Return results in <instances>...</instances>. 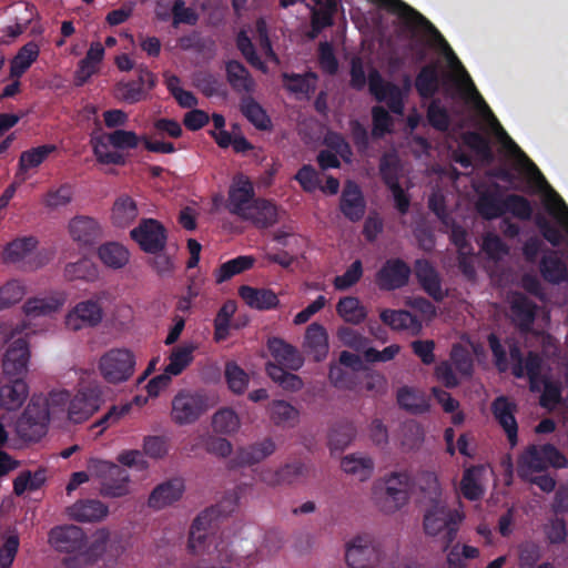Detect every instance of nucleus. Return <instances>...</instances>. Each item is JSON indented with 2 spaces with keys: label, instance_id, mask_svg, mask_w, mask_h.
Instances as JSON below:
<instances>
[{
  "label": "nucleus",
  "instance_id": "1",
  "mask_svg": "<svg viewBox=\"0 0 568 568\" xmlns=\"http://www.w3.org/2000/svg\"><path fill=\"white\" fill-rule=\"evenodd\" d=\"M381 7L387 9L389 12L397 14L407 27L414 29L419 28L425 33L429 34L438 44L444 45L449 50V61L454 68H457L462 71L464 80L466 84L477 93L474 82L471 81L469 74L463 67L462 62L455 55V53L449 48L447 41L444 39L442 33L436 29V27L425 18L420 12L408 6L402 0H375Z\"/></svg>",
  "mask_w": 568,
  "mask_h": 568
},
{
  "label": "nucleus",
  "instance_id": "20",
  "mask_svg": "<svg viewBox=\"0 0 568 568\" xmlns=\"http://www.w3.org/2000/svg\"><path fill=\"white\" fill-rule=\"evenodd\" d=\"M49 542L58 551L71 554L83 548L85 535L74 525L58 526L50 530Z\"/></svg>",
  "mask_w": 568,
  "mask_h": 568
},
{
  "label": "nucleus",
  "instance_id": "57",
  "mask_svg": "<svg viewBox=\"0 0 568 568\" xmlns=\"http://www.w3.org/2000/svg\"><path fill=\"white\" fill-rule=\"evenodd\" d=\"M63 304L62 298L58 297H33L29 298L24 305L23 311L28 316L48 315L57 312Z\"/></svg>",
  "mask_w": 568,
  "mask_h": 568
},
{
  "label": "nucleus",
  "instance_id": "28",
  "mask_svg": "<svg viewBox=\"0 0 568 568\" xmlns=\"http://www.w3.org/2000/svg\"><path fill=\"white\" fill-rule=\"evenodd\" d=\"M537 304L523 293H516L510 303V311L514 324L519 331L528 333L531 331L537 314Z\"/></svg>",
  "mask_w": 568,
  "mask_h": 568
},
{
  "label": "nucleus",
  "instance_id": "38",
  "mask_svg": "<svg viewBox=\"0 0 568 568\" xmlns=\"http://www.w3.org/2000/svg\"><path fill=\"white\" fill-rule=\"evenodd\" d=\"M308 473L307 466L302 462L287 463L275 471H266L262 480L268 485L293 484L305 477Z\"/></svg>",
  "mask_w": 568,
  "mask_h": 568
},
{
  "label": "nucleus",
  "instance_id": "59",
  "mask_svg": "<svg viewBox=\"0 0 568 568\" xmlns=\"http://www.w3.org/2000/svg\"><path fill=\"white\" fill-rule=\"evenodd\" d=\"M225 379L229 388L234 394H243L250 382L247 373L240 367L235 362H227L225 365Z\"/></svg>",
  "mask_w": 568,
  "mask_h": 568
},
{
  "label": "nucleus",
  "instance_id": "6",
  "mask_svg": "<svg viewBox=\"0 0 568 568\" xmlns=\"http://www.w3.org/2000/svg\"><path fill=\"white\" fill-rule=\"evenodd\" d=\"M214 404L204 390L182 389L172 399L171 419L178 426L192 425Z\"/></svg>",
  "mask_w": 568,
  "mask_h": 568
},
{
  "label": "nucleus",
  "instance_id": "9",
  "mask_svg": "<svg viewBox=\"0 0 568 568\" xmlns=\"http://www.w3.org/2000/svg\"><path fill=\"white\" fill-rule=\"evenodd\" d=\"M90 470L100 480L103 497L118 498L129 493L130 475L126 469L106 460H91Z\"/></svg>",
  "mask_w": 568,
  "mask_h": 568
},
{
  "label": "nucleus",
  "instance_id": "26",
  "mask_svg": "<svg viewBox=\"0 0 568 568\" xmlns=\"http://www.w3.org/2000/svg\"><path fill=\"white\" fill-rule=\"evenodd\" d=\"M184 489V481L181 478L165 480L153 488L149 496L148 505L153 509H162L178 501L182 497Z\"/></svg>",
  "mask_w": 568,
  "mask_h": 568
},
{
  "label": "nucleus",
  "instance_id": "62",
  "mask_svg": "<svg viewBox=\"0 0 568 568\" xmlns=\"http://www.w3.org/2000/svg\"><path fill=\"white\" fill-rule=\"evenodd\" d=\"M73 195L74 186L71 183H62L55 189L48 190L43 203L49 209H58L70 204Z\"/></svg>",
  "mask_w": 568,
  "mask_h": 568
},
{
  "label": "nucleus",
  "instance_id": "29",
  "mask_svg": "<svg viewBox=\"0 0 568 568\" xmlns=\"http://www.w3.org/2000/svg\"><path fill=\"white\" fill-rule=\"evenodd\" d=\"M539 272L544 281L558 285L568 280V267L559 256V251L548 250L539 262Z\"/></svg>",
  "mask_w": 568,
  "mask_h": 568
},
{
  "label": "nucleus",
  "instance_id": "25",
  "mask_svg": "<svg viewBox=\"0 0 568 568\" xmlns=\"http://www.w3.org/2000/svg\"><path fill=\"white\" fill-rule=\"evenodd\" d=\"M250 221L257 229H267L278 221V209L271 200L257 197L240 217Z\"/></svg>",
  "mask_w": 568,
  "mask_h": 568
},
{
  "label": "nucleus",
  "instance_id": "19",
  "mask_svg": "<svg viewBox=\"0 0 568 568\" xmlns=\"http://www.w3.org/2000/svg\"><path fill=\"white\" fill-rule=\"evenodd\" d=\"M517 405L506 396H498L491 403V413L506 433L511 447L518 442V424L515 417Z\"/></svg>",
  "mask_w": 568,
  "mask_h": 568
},
{
  "label": "nucleus",
  "instance_id": "4",
  "mask_svg": "<svg viewBox=\"0 0 568 568\" xmlns=\"http://www.w3.org/2000/svg\"><path fill=\"white\" fill-rule=\"evenodd\" d=\"M141 140L143 139L133 131L116 129L92 140L93 154L101 164L124 165L126 156L119 151H111L109 146L116 150H131L138 148Z\"/></svg>",
  "mask_w": 568,
  "mask_h": 568
},
{
  "label": "nucleus",
  "instance_id": "3",
  "mask_svg": "<svg viewBox=\"0 0 568 568\" xmlns=\"http://www.w3.org/2000/svg\"><path fill=\"white\" fill-rule=\"evenodd\" d=\"M504 204L505 214L509 213L518 220L529 221L534 216V223L539 230V233L554 247H558L564 243L565 234L561 227L552 223L540 212L534 215V207L527 197L519 194H508L505 196Z\"/></svg>",
  "mask_w": 568,
  "mask_h": 568
},
{
  "label": "nucleus",
  "instance_id": "63",
  "mask_svg": "<svg viewBox=\"0 0 568 568\" xmlns=\"http://www.w3.org/2000/svg\"><path fill=\"white\" fill-rule=\"evenodd\" d=\"M323 143L327 146L329 151L341 156L344 162H352V146L343 136V134L335 131H328L324 136Z\"/></svg>",
  "mask_w": 568,
  "mask_h": 568
},
{
  "label": "nucleus",
  "instance_id": "43",
  "mask_svg": "<svg viewBox=\"0 0 568 568\" xmlns=\"http://www.w3.org/2000/svg\"><path fill=\"white\" fill-rule=\"evenodd\" d=\"M38 245V240L34 236H23L14 239L9 242L2 252V260L4 263H19L27 258Z\"/></svg>",
  "mask_w": 568,
  "mask_h": 568
},
{
  "label": "nucleus",
  "instance_id": "32",
  "mask_svg": "<svg viewBox=\"0 0 568 568\" xmlns=\"http://www.w3.org/2000/svg\"><path fill=\"white\" fill-rule=\"evenodd\" d=\"M305 352L315 362H322L328 353V335L325 327L318 323H312L305 332Z\"/></svg>",
  "mask_w": 568,
  "mask_h": 568
},
{
  "label": "nucleus",
  "instance_id": "16",
  "mask_svg": "<svg viewBox=\"0 0 568 568\" xmlns=\"http://www.w3.org/2000/svg\"><path fill=\"white\" fill-rule=\"evenodd\" d=\"M412 274L410 266L399 257H392L381 266L375 282L382 291H395L406 286Z\"/></svg>",
  "mask_w": 568,
  "mask_h": 568
},
{
  "label": "nucleus",
  "instance_id": "17",
  "mask_svg": "<svg viewBox=\"0 0 568 568\" xmlns=\"http://www.w3.org/2000/svg\"><path fill=\"white\" fill-rule=\"evenodd\" d=\"M103 318V307L99 300L79 302L65 316V326L71 331L95 327Z\"/></svg>",
  "mask_w": 568,
  "mask_h": 568
},
{
  "label": "nucleus",
  "instance_id": "39",
  "mask_svg": "<svg viewBox=\"0 0 568 568\" xmlns=\"http://www.w3.org/2000/svg\"><path fill=\"white\" fill-rule=\"evenodd\" d=\"M462 142L485 164L495 160L490 139L477 131H466L460 135Z\"/></svg>",
  "mask_w": 568,
  "mask_h": 568
},
{
  "label": "nucleus",
  "instance_id": "14",
  "mask_svg": "<svg viewBox=\"0 0 568 568\" xmlns=\"http://www.w3.org/2000/svg\"><path fill=\"white\" fill-rule=\"evenodd\" d=\"M414 480L407 471H394L385 478V495L382 509L392 514L400 509L409 499Z\"/></svg>",
  "mask_w": 568,
  "mask_h": 568
},
{
  "label": "nucleus",
  "instance_id": "34",
  "mask_svg": "<svg viewBox=\"0 0 568 568\" xmlns=\"http://www.w3.org/2000/svg\"><path fill=\"white\" fill-rule=\"evenodd\" d=\"M29 395V387L24 379H8L0 386V408L7 410L19 409Z\"/></svg>",
  "mask_w": 568,
  "mask_h": 568
},
{
  "label": "nucleus",
  "instance_id": "36",
  "mask_svg": "<svg viewBox=\"0 0 568 568\" xmlns=\"http://www.w3.org/2000/svg\"><path fill=\"white\" fill-rule=\"evenodd\" d=\"M422 99H432L439 90V65L430 62L422 67L414 82Z\"/></svg>",
  "mask_w": 568,
  "mask_h": 568
},
{
  "label": "nucleus",
  "instance_id": "56",
  "mask_svg": "<svg viewBox=\"0 0 568 568\" xmlns=\"http://www.w3.org/2000/svg\"><path fill=\"white\" fill-rule=\"evenodd\" d=\"M283 81L285 88L293 93L308 94L315 90V81L317 75L314 72H307L305 74L297 73H283Z\"/></svg>",
  "mask_w": 568,
  "mask_h": 568
},
{
  "label": "nucleus",
  "instance_id": "41",
  "mask_svg": "<svg viewBox=\"0 0 568 568\" xmlns=\"http://www.w3.org/2000/svg\"><path fill=\"white\" fill-rule=\"evenodd\" d=\"M275 448L273 439L265 438L262 442L241 448L236 454L235 462L240 466L254 465L271 456Z\"/></svg>",
  "mask_w": 568,
  "mask_h": 568
},
{
  "label": "nucleus",
  "instance_id": "47",
  "mask_svg": "<svg viewBox=\"0 0 568 568\" xmlns=\"http://www.w3.org/2000/svg\"><path fill=\"white\" fill-rule=\"evenodd\" d=\"M47 480V469L40 467L34 473L30 470L21 471L13 480V493L17 496L26 491H36L40 489Z\"/></svg>",
  "mask_w": 568,
  "mask_h": 568
},
{
  "label": "nucleus",
  "instance_id": "27",
  "mask_svg": "<svg viewBox=\"0 0 568 568\" xmlns=\"http://www.w3.org/2000/svg\"><path fill=\"white\" fill-rule=\"evenodd\" d=\"M267 348L275 364L291 371H297L303 366L304 359L296 347L286 343L280 337H272L267 341Z\"/></svg>",
  "mask_w": 568,
  "mask_h": 568
},
{
  "label": "nucleus",
  "instance_id": "33",
  "mask_svg": "<svg viewBox=\"0 0 568 568\" xmlns=\"http://www.w3.org/2000/svg\"><path fill=\"white\" fill-rule=\"evenodd\" d=\"M239 295L246 305L258 311L274 310L280 304L277 295L270 288H255L242 285L239 288Z\"/></svg>",
  "mask_w": 568,
  "mask_h": 568
},
{
  "label": "nucleus",
  "instance_id": "24",
  "mask_svg": "<svg viewBox=\"0 0 568 568\" xmlns=\"http://www.w3.org/2000/svg\"><path fill=\"white\" fill-rule=\"evenodd\" d=\"M69 233L74 242L82 247H93L102 236L99 223L89 216H75L69 223Z\"/></svg>",
  "mask_w": 568,
  "mask_h": 568
},
{
  "label": "nucleus",
  "instance_id": "60",
  "mask_svg": "<svg viewBox=\"0 0 568 568\" xmlns=\"http://www.w3.org/2000/svg\"><path fill=\"white\" fill-rule=\"evenodd\" d=\"M236 48L244 57V59L247 61V63H250L253 68L262 71L263 73L267 72L266 64L261 60V58L256 53L252 40L243 30L240 31L236 36Z\"/></svg>",
  "mask_w": 568,
  "mask_h": 568
},
{
  "label": "nucleus",
  "instance_id": "58",
  "mask_svg": "<svg viewBox=\"0 0 568 568\" xmlns=\"http://www.w3.org/2000/svg\"><path fill=\"white\" fill-rule=\"evenodd\" d=\"M270 415L276 425L294 426L298 420L300 413L285 400H273L270 405Z\"/></svg>",
  "mask_w": 568,
  "mask_h": 568
},
{
  "label": "nucleus",
  "instance_id": "64",
  "mask_svg": "<svg viewBox=\"0 0 568 568\" xmlns=\"http://www.w3.org/2000/svg\"><path fill=\"white\" fill-rule=\"evenodd\" d=\"M397 403L402 408L414 414H422L428 409V405L425 399L408 387H402L398 389Z\"/></svg>",
  "mask_w": 568,
  "mask_h": 568
},
{
  "label": "nucleus",
  "instance_id": "7",
  "mask_svg": "<svg viewBox=\"0 0 568 568\" xmlns=\"http://www.w3.org/2000/svg\"><path fill=\"white\" fill-rule=\"evenodd\" d=\"M221 526L219 507H210L201 511L193 520L189 531L187 547L197 555L216 544L217 531Z\"/></svg>",
  "mask_w": 568,
  "mask_h": 568
},
{
  "label": "nucleus",
  "instance_id": "37",
  "mask_svg": "<svg viewBox=\"0 0 568 568\" xmlns=\"http://www.w3.org/2000/svg\"><path fill=\"white\" fill-rule=\"evenodd\" d=\"M485 473L486 468L483 465L470 466L464 470L460 491L466 499L476 501L484 496L485 488L481 481Z\"/></svg>",
  "mask_w": 568,
  "mask_h": 568
},
{
  "label": "nucleus",
  "instance_id": "51",
  "mask_svg": "<svg viewBox=\"0 0 568 568\" xmlns=\"http://www.w3.org/2000/svg\"><path fill=\"white\" fill-rule=\"evenodd\" d=\"M242 114L258 130H267L271 120L265 110L250 95L241 99Z\"/></svg>",
  "mask_w": 568,
  "mask_h": 568
},
{
  "label": "nucleus",
  "instance_id": "53",
  "mask_svg": "<svg viewBox=\"0 0 568 568\" xmlns=\"http://www.w3.org/2000/svg\"><path fill=\"white\" fill-rule=\"evenodd\" d=\"M266 373L270 378L283 389L290 392L300 390L304 383L302 378L293 373L286 372L282 366L273 363L266 365Z\"/></svg>",
  "mask_w": 568,
  "mask_h": 568
},
{
  "label": "nucleus",
  "instance_id": "2",
  "mask_svg": "<svg viewBox=\"0 0 568 568\" xmlns=\"http://www.w3.org/2000/svg\"><path fill=\"white\" fill-rule=\"evenodd\" d=\"M463 514L450 508L444 500H435L424 514V531L432 537H439L444 549H448L457 537Z\"/></svg>",
  "mask_w": 568,
  "mask_h": 568
},
{
  "label": "nucleus",
  "instance_id": "52",
  "mask_svg": "<svg viewBox=\"0 0 568 568\" xmlns=\"http://www.w3.org/2000/svg\"><path fill=\"white\" fill-rule=\"evenodd\" d=\"M341 467L346 474H351L359 481H364L372 476L374 463L369 457L348 455L342 459Z\"/></svg>",
  "mask_w": 568,
  "mask_h": 568
},
{
  "label": "nucleus",
  "instance_id": "5",
  "mask_svg": "<svg viewBox=\"0 0 568 568\" xmlns=\"http://www.w3.org/2000/svg\"><path fill=\"white\" fill-rule=\"evenodd\" d=\"M568 464L566 456L554 445H530L517 460V475L520 479L529 478L535 473L544 471L548 466L565 468Z\"/></svg>",
  "mask_w": 568,
  "mask_h": 568
},
{
  "label": "nucleus",
  "instance_id": "40",
  "mask_svg": "<svg viewBox=\"0 0 568 568\" xmlns=\"http://www.w3.org/2000/svg\"><path fill=\"white\" fill-rule=\"evenodd\" d=\"M40 48L37 42L29 41L22 45L10 62V78L20 79L37 61Z\"/></svg>",
  "mask_w": 568,
  "mask_h": 568
},
{
  "label": "nucleus",
  "instance_id": "42",
  "mask_svg": "<svg viewBox=\"0 0 568 568\" xmlns=\"http://www.w3.org/2000/svg\"><path fill=\"white\" fill-rule=\"evenodd\" d=\"M381 320L384 324L393 329H409L413 333H418L422 329L420 320L405 310H384L381 313Z\"/></svg>",
  "mask_w": 568,
  "mask_h": 568
},
{
  "label": "nucleus",
  "instance_id": "49",
  "mask_svg": "<svg viewBox=\"0 0 568 568\" xmlns=\"http://www.w3.org/2000/svg\"><path fill=\"white\" fill-rule=\"evenodd\" d=\"M99 258L109 267L121 268L130 257L129 251L116 242L104 243L99 247Z\"/></svg>",
  "mask_w": 568,
  "mask_h": 568
},
{
  "label": "nucleus",
  "instance_id": "44",
  "mask_svg": "<svg viewBox=\"0 0 568 568\" xmlns=\"http://www.w3.org/2000/svg\"><path fill=\"white\" fill-rule=\"evenodd\" d=\"M138 215V205L131 196L124 194L115 200L112 206V222L115 226H129Z\"/></svg>",
  "mask_w": 568,
  "mask_h": 568
},
{
  "label": "nucleus",
  "instance_id": "45",
  "mask_svg": "<svg viewBox=\"0 0 568 568\" xmlns=\"http://www.w3.org/2000/svg\"><path fill=\"white\" fill-rule=\"evenodd\" d=\"M57 150L53 144H43L20 154L17 176L27 173L30 169L41 165L47 158Z\"/></svg>",
  "mask_w": 568,
  "mask_h": 568
},
{
  "label": "nucleus",
  "instance_id": "31",
  "mask_svg": "<svg viewBox=\"0 0 568 568\" xmlns=\"http://www.w3.org/2000/svg\"><path fill=\"white\" fill-rule=\"evenodd\" d=\"M311 38H316L322 30L332 27L338 9V0H312Z\"/></svg>",
  "mask_w": 568,
  "mask_h": 568
},
{
  "label": "nucleus",
  "instance_id": "55",
  "mask_svg": "<svg viewBox=\"0 0 568 568\" xmlns=\"http://www.w3.org/2000/svg\"><path fill=\"white\" fill-rule=\"evenodd\" d=\"M236 311L234 301H226L219 310L214 318V341L222 342L229 337L230 322Z\"/></svg>",
  "mask_w": 568,
  "mask_h": 568
},
{
  "label": "nucleus",
  "instance_id": "10",
  "mask_svg": "<svg viewBox=\"0 0 568 568\" xmlns=\"http://www.w3.org/2000/svg\"><path fill=\"white\" fill-rule=\"evenodd\" d=\"M345 560L351 568H373L381 564L379 544L369 534H359L345 545Z\"/></svg>",
  "mask_w": 568,
  "mask_h": 568
},
{
  "label": "nucleus",
  "instance_id": "15",
  "mask_svg": "<svg viewBox=\"0 0 568 568\" xmlns=\"http://www.w3.org/2000/svg\"><path fill=\"white\" fill-rule=\"evenodd\" d=\"M30 362L28 342L19 337L10 344L3 354L2 374L7 379H24Z\"/></svg>",
  "mask_w": 568,
  "mask_h": 568
},
{
  "label": "nucleus",
  "instance_id": "48",
  "mask_svg": "<svg viewBox=\"0 0 568 568\" xmlns=\"http://www.w3.org/2000/svg\"><path fill=\"white\" fill-rule=\"evenodd\" d=\"M337 314L347 323L358 325L367 316L366 308L355 296L342 297L336 305Z\"/></svg>",
  "mask_w": 568,
  "mask_h": 568
},
{
  "label": "nucleus",
  "instance_id": "21",
  "mask_svg": "<svg viewBox=\"0 0 568 568\" xmlns=\"http://www.w3.org/2000/svg\"><path fill=\"white\" fill-rule=\"evenodd\" d=\"M415 276L424 290V292L430 296L435 302H443L447 294L442 287V280L433 266V264L425 258L415 261Z\"/></svg>",
  "mask_w": 568,
  "mask_h": 568
},
{
  "label": "nucleus",
  "instance_id": "54",
  "mask_svg": "<svg viewBox=\"0 0 568 568\" xmlns=\"http://www.w3.org/2000/svg\"><path fill=\"white\" fill-rule=\"evenodd\" d=\"M241 422L232 408H221L212 417V428L215 433L231 435L240 428Z\"/></svg>",
  "mask_w": 568,
  "mask_h": 568
},
{
  "label": "nucleus",
  "instance_id": "61",
  "mask_svg": "<svg viewBox=\"0 0 568 568\" xmlns=\"http://www.w3.org/2000/svg\"><path fill=\"white\" fill-rule=\"evenodd\" d=\"M97 275V267L89 258H80L74 263H68L64 267V276L69 281H92Z\"/></svg>",
  "mask_w": 568,
  "mask_h": 568
},
{
  "label": "nucleus",
  "instance_id": "12",
  "mask_svg": "<svg viewBox=\"0 0 568 568\" xmlns=\"http://www.w3.org/2000/svg\"><path fill=\"white\" fill-rule=\"evenodd\" d=\"M135 357L126 348H112L106 352L99 363L103 378L112 384L128 381L134 373Z\"/></svg>",
  "mask_w": 568,
  "mask_h": 568
},
{
  "label": "nucleus",
  "instance_id": "50",
  "mask_svg": "<svg viewBox=\"0 0 568 568\" xmlns=\"http://www.w3.org/2000/svg\"><path fill=\"white\" fill-rule=\"evenodd\" d=\"M255 258L248 255H241L223 263L215 273L217 284L231 280L233 276L250 270L254 265Z\"/></svg>",
  "mask_w": 568,
  "mask_h": 568
},
{
  "label": "nucleus",
  "instance_id": "23",
  "mask_svg": "<svg viewBox=\"0 0 568 568\" xmlns=\"http://www.w3.org/2000/svg\"><path fill=\"white\" fill-rule=\"evenodd\" d=\"M339 210L351 222H358L363 219L366 210V202L361 187L353 181H347L339 199Z\"/></svg>",
  "mask_w": 568,
  "mask_h": 568
},
{
  "label": "nucleus",
  "instance_id": "13",
  "mask_svg": "<svg viewBox=\"0 0 568 568\" xmlns=\"http://www.w3.org/2000/svg\"><path fill=\"white\" fill-rule=\"evenodd\" d=\"M130 235L141 251L148 254L163 252L168 242L165 226L155 219H142L139 225L131 230Z\"/></svg>",
  "mask_w": 568,
  "mask_h": 568
},
{
  "label": "nucleus",
  "instance_id": "30",
  "mask_svg": "<svg viewBox=\"0 0 568 568\" xmlns=\"http://www.w3.org/2000/svg\"><path fill=\"white\" fill-rule=\"evenodd\" d=\"M108 513V506L98 499H81L68 508L69 517L80 523L102 520Z\"/></svg>",
  "mask_w": 568,
  "mask_h": 568
},
{
  "label": "nucleus",
  "instance_id": "46",
  "mask_svg": "<svg viewBox=\"0 0 568 568\" xmlns=\"http://www.w3.org/2000/svg\"><path fill=\"white\" fill-rule=\"evenodd\" d=\"M505 197L498 193L484 192L479 195L476 209L485 220H495L505 214Z\"/></svg>",
  "mask_w": 568,
  "mask_h": 568
},
{
  "label": "nucleus",
  "instance_id": "8",
  "mask_svg": "<svg viewBox=\"0 0 568 568\" xmlns=\"http://www.w3.org/2000/svg\"><path fill=\"white\" fill-rule=\"evenodd\" d=\"M367 80L369 92L376 101L385 102L394 114L402 115L404 113V100L412 87L408 75L404 78L403 89L393 82L385 81L376 69L368 73Z\"/></svg>",
  "mask_w": 568,
  "mask_h": 568
},
{
  "label": "nucleus",
  "instance_id": "22",
  "mask_svg": "<svg viewBox=\"0 0 568 568\" xmlns=\"http://www.w3.org/2000/svg\"><path fill=\"white\" fill-rule=\"evenodd\" d=\"M99 404L100 396L94 389H80L69 403V420L75 424L85 422L99 408Z\"/></svg>",
  "mask_w": 568,
  "mask_h": 568
},
{
  "label": "nucleus",
  "instance_id": "11",
  "mask_svg": "<svg viewBox=\"0 0 568 568\" xmlns=\"http://www.w3.org/2000/svg\"><path fill=\"white\" fill-rule=\"evenodd\" d=\"M49 416L44 400L32 398L18 419V435L24 440L38 442L47 433Z\"/></svg>",
  "mask_w": 568,
  "mask_h": 568
},
{
  "label": "nucleus",
  "instance_id": "18",
  "mask_svg": "<svg viewBox=\"0 0 568 568\" xmlns=\"http://www.w3.org/2000/svg\"><path fill=\"white\" fill-rule=\"evenodd\" d=\"M254 200L256 199L252 181L242 173L235 175L229 189L227 209L230 213L241 217Z\"/></svg>",
  "mask_w": 568,
  "mask_h": 568
},
{
  "label": "nucleus",
  "instance_id": "35",
  "mask_svg": "<svg viewBox=\"0 0 568 568\" xmlns=\"http://www.w3.org/2000/svg\"><path fill=\"white\" fill-rule=\"evenodd\" d=\"M226 80L237 93H251L255 89V81L247 68L237 60L225 62Z\"/></svg>",
  "mask_w": 568,
  "mask_h": 568
}]
</instances>
